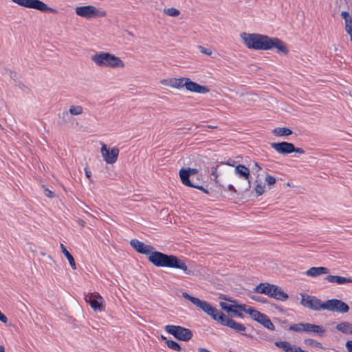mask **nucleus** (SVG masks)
Listing matches in <instances>:
<instances>
[{
  "mask_svg": "<svg viewBox=\"0 0 352 352\" xmlns=\"http://www.w3.org/2000/svg\"><path fill=\"white\" fill-rule=\"evenodd\" d=\"M275 345L283 349L285 352H298L300 348L285 341H276Z\"/></svg>",
  "mask_w": 352,
  "mask_h": 352,
  "instance_id": "obj_27",
  "label": "nucleus"
},
{
  "mask_svg": "<svg viewBox=\"0 0 352 352\" xmlns=\"http://www.w3.org/2000/svg\"><path fill=\"white\" fill-rule=\"evenodd\" d=\"M271 146L277 153L283 155L292 153L294 151V144L287 142L272 143Z\"/></svg>",
  "mask_w": 352,
  "mask_h": 352,
  "instance_id": "obj_18",
  "label": "nucleus"
},
{
  "mask_svg": "<svg viewBox=\"0 0 352 352\" xmlns=\"http://www.w3.org/2000/svg\"><path fill=\"white\" fill-rule=\"evenodd\" d=\"M77 222L81 227H84L85 225V222L82 219H78Z\"/></svg>",
  "mask_w": 352,
  "mask_h": 352,
  "instance_id": "obj_42",
  "label": "nucleus"
},
{
  "mask_svg": "<svg viewBox=\"0 0 352 352\" xmlns=\"http://www.w3.org/2000/svg\"><path fill=\"white\" fill-rule=\"evenodd\" d=\"M45 195L49 198H53L55 197L54 193L47 188H44Z\"/></svg>",
  "mask_w": 352,
  "mask_h": 352,
  "instance_id": "obj_36",
  "label": "nucleus"
},
{
  "mask_svg": "<svg viewBox=\"0 0 352 352\" xmlns=\"http://www.w3.org/2000/svg\"><path fill=\"white\" fill-rule=\"evenodd\" d=\"M199 172V170L197 168H182L179 170V176L181 179L182 183L189 187H192L197 188L201 191H203L206 194H208V190L205 189L204 187L201 186H196L192 183V182L190 180V177L194 175L197 174Z\"/></svg>",
  "mask_w": 352,
  "mask_h": 352,
  "instance_id": "obj_9",
  "label": "nucleus"
},
{
  "mask_svg": "<svg viewBox=\"0 0 352 352\" xmlns=\"http://www.w3.org/2000/svg\"><path fill=\"white\" fill-rule=\"evenodd\" d=\"M86 301L89 303L91 309L95 311H101L105 308V302L99 294H89L86 296Z\"/></svg>",
  "mask_w": 352,
  "mask_h": 352,
  "instance_id": "obj_15",
  "label": "nucleus"
},
{
  "mask_svg": "<svg viewBox=\"0 0 352 352\" xmlns=\"http://www.w3.org/2000/svg\"><path fill=\"white\" fill-rule=\"evenodd\" d=\"M91 62L100 68L123 69L126 65L119 56L108 52H99L90 58Z\"/></svg>",
  "mask_w": 352,
  "mask_h": 352,
  "instance_id": "obj_5",
  "label": "nucleus"
},
{
  "mask_svg": "<svg viewBox=\"0 0 352 352\" xmlns=\"http://www.w3.org/2000/svg\"><path fill=\"white\" fill-rule=\"evenodd\" d=\"M166 345L169 349L176 351H181L182 350V347L180 346L179 343L172 340L166 341Z\"/></svg>",
  "mask_w": 352,
  "mask_h": 352,
  "instance_id": "obj_35",
  "label": "nucleus"
},
{
  "mask_svg": "<svg viewBox=\"0 0 352 352\" xmlns=\"http://www.w3.org/2000/svg\"><path fill=\"white\" fill-rule=\"evenodd\" d=\"M212 175L217 184L227 187L228 191L237 192L236 188L246 187L245 182H248L246 189L250 187V170L243 164L236 166L229 163H221L212 168Z\"/></svg>",
  "mask_w": 352,
  "mask_h": 352,
  "instance_id": "obj_2",
  "label": "nucleus"
},
{
  "mask_svg": "<svg viewBox=\"0 0 352 352\" xmlns=\"http://www.w3.org/2000/svg\"><path fill=\"white\" fill-rule=\"evenodd\" d=\"M230 301V300H229ZM232 302L235 303V301L231 300ZM219 305L221 308L226 311L227 313L230 314L231 316L243 318V315L239 311V306L241 305L237 304H228L224 302H220Z\"/></svg>",
  "mask_w": 352,
  "mask_h": 352,
  "instance_id": "obj_17",
  "label": "nucleus"
},
{
  "mask_svg": "<svg viewBox=\"0 0 352 352\" xmlns=\"http://www.w3.org/2000/svg\"><path fill=\"white\" fill-rule=\"evenodd\" d=\"M165 330L175 338L182 340L188 341L192 337V332L185 327L177 325H166Z\"/></svg>",
  "mask_w": 352,
  "mask_h": 352,
  "instance_id": "obj_11",
  "label": "nucleus"
},
{
  "mask_svg": "<svg viewBox=\"0 0 352 352\" xmlns=\"http://www.w3.org/2000/svg\"><path fill=\"white\" fill-rule=\"evenodd\" d=\"M200 52L206 55L211 56L212 52L210 49L200 47Z\"/></svg>",
  "mask_w": 352,
  "mask_h": 352,
  "instance_id": "obj_37",
  "label": "nucleus"
},
{
  "mask_svg": "<svg viewBox=\"0 0 352 352\" xmlns=\"http://www.w3.org/2000/svg\"><path fill=\"white\" fill-rule=\"evenodd\" d=\"M130 245L138 253L146 255L148 261L157 267L173 270L187 276L194 274L188 262L181 257L155 251L153 246L135 239L131 240Z\"/></svg>",
  "mask_w": 352,
  "mask_h": 352,
  "instance_id": "obj_1",
  "label": "nucleus"
},
{
  "mask_svg": "<svg viewBox=\"0 0 352 352\" xmlns=\"http://www.w3.org/2000/svg\"><path fill=\"white\" fill-rule=\"evenodd\" d=\"M323 310L346 314L349 311V307L341 300L333 298L324 302Z\"/></svg>",
  "mask_w": 352,
  "mask_h": 352,
  "instance_id": "obj_13",
  "label": "nucleus"
},
{
  "mask_svg": "<svg viewBox=\"0 0 352 352\" xmlns=\"http://www.w3.org/2000/svg\"><path fill=\"white\" fill-rule=\"evenodd\" d=\"M253 299L256 300H258V301H261V300L259 299V298H256V297H252Z\"/></svg>",
  "mask_w": 352,
  "mask_h": 352,
  "instance_id": "obj_47",
  "label": "nucleus"
},
{
  "mask_svg": "<svg viewBox=\"0 0 352 352\" xmlns=\"http://www.w3.org/2000/svg\"><path fill=\"white\" fill-rule=\"evenodd\" d=\"M163 13L168 16L178 17L181 14V11L175 7H165Z\"/></svg>",
  "mask_w": 352,
  "mask_h": 352,
  "instance_id": "obj_31",
  "label": "nucleus"
},
{
  "mask_svg": "<svg viewBox=\"0 0 352 352\" xmlns=\"http://www.w3.org/2000/svg\"><path fill=\"white\" fill-rule=\"evenodd\" d=\"M218 322L221 324L228 326L236 331H244L245 327L241 323H239L232 319L227 318L223 313L220 314Z\"/></svg>",
  "mask_w": 352,
  "mask_h": 352,
  "instance_id": "obj_16",
  "label": "nucleus"
},
{
  "mask_svg": "<svg viewBox=\"0 0 352 352\" xmlns=\"http://www.w3.org/2000/svg\"><path fill=\"white\" fill-rule=\"evenodd\" d=\"M83 112V107L80 104H74L69 106L68 111H65L59 114V117L64 119L69 113L73 116H79L82 115Z\"/></svg>",
  "mask_w": 352,
  "mask_h": 352,
  "instance_id": "obj_19",
  "label": "nucleus"
},
{
  "mask_svg": "<svg viewBox=\"0 0 352 352\" xmlns=\"http://www.w3.org/2000/svg\"><path fill=\"white\" fill-rule=\"evenodd\" d=\"M346 347L349 352H352V340H349L346 342Z\"/></svg>",
  "mask_w": 352,
  "mask_h": 352,
  "instance_id": "obj_39",
  "label": "nucleus"
},
{
  "mask_svg": "<svg viewBox=\"0 0 352 352\" xmlns=\"http://www.w3.org/2000/svg\"><path fill=\"white\" fill-rule=\"evenodd\" d=\"M42 255L45 257H46L50 261L53 260L52 257L50 255H47V254H45V253H42Z\"/></svg>",
  "mask_w": 352,
  "mask_h": 352,
  "instance_id": "obj_43",
  "label": "nucleus"
},
{
  "mask_svg": "<svg viewBox=\"0 0 352 352\" xmlns=\"http://www.w3.org/2000/svg\"><path fill=\"white\" fill-rule=\"evenodd\" d=\"M340 15L344 20L345 32L349 34L350 40L352 41V16L346 11H342Z\"/></svg>",
  "mask_w": 352,
  "mask_h": 352,
  "instance_id": "obj_23",
  "label": "nucleus"
},
{
  "mask_svg": "<svg viewBox=\"0 0 352 352\" xmlns=\"http://www.w3.org/2000/svg\"><path fill=\"white\" fill-rule=\"evenodd\" d=\"M120 150L118 147H108L105 144L101 143L100 153L103 160L107 164H115L118 158Z\"/></svg>",
  "mask_w": 352,
  "mask_h": 352,
  "instance_id": "obj_12",
  "label": "nucleus"
},
{
  "mask_svg": "<svg viewBox=\"0 0 352 352\" xmlns=\"http://www.w3.org/2000/svg\"><path fill=\"white\" fill-rule=\"evenodd\" d=\"M294 152L297 153L298 154H301V155L305 153V151L302 148H296L294 146L293 153Z\"/></svg>",
  "mask_w": 352,
  "mask_h": 352,
  "instance_id": "obj_38",
  "label": "nucleus"
},
{
  "mask_svg": "<svg viewBox=\"0 0 352 352\" xmlns=\"http://www.w3.org/2000/svg\"><path fill=\"white\" fill-rule=\"evenodd\" d=\"M0 321L3 323H7V322H8L7 317L4 314H3L1 311H0Z\"/></svg>",
  "mask_w": 352,
  "mask_h": 352,
  "instance_id": "obj_40",
  "label": "nucleus"
},
{
  "mask_svg": "<svg viewBox=\"0 0 352 352\" xmlns=\"http://www.w3.org/2000/svg\"><path fill=\"white\" fill-rule=\"evenodd\" d=\"M302 299L300 304L312 310L320 311L323 310L324 302L320 299L309 295L301 294Z\"/></svg>",
  "mask_w": 352,
  "mask_h": 352,
  "instance_id": "obj_14",
  "label": "nucleus"
},
{
  "mask_svg": "<svg viewBox=\"0 0 352 352\" xmlns=\"http://www.w3.org/2000/svg\"><path fill=\"white\" fill-rule=\"evenodd\" d=\"M276 137L288 136L292 134V131L287 127H276L272 131Z\"/></svg>",
  "mask_w": 352,
  "mask_h": 352,
  "instance_id": "obj_30",
  "label": "nucleus"
},
{
  "mask_svg": "<svg viewBox=\"0 0 352 352\" xmlns=\"http://www.w3.org/2000/svg\"><path fill=\"white\" fill-rule=\"evenodd\" d=\"M13 3L24 8L35 9L41 12L56 14L57 10L49 7L46 3L40 0H11Z\"/></svg>",
  "mask_w": 352,
  "mask_h": 352,
  "instance_id": "obj_8",
  "label": "nucleus"
},
{
  "mask_svg": "<svg viewBox=\"0 0 352 352\" xmlns=\"http://www.w3.org/2000/svg\"><path fill=\"white\" fill-rule=\"evenodd\" d=\"M182 296L191 302L194 305L197 307L199 308L204 313L211 316L214 320L218 321L220 314H222L219 312L217 309L213 307L210 304H209L206 301L201 300L199 298L194 297L188 294L187 292H182Z\"/></svg>",
  "mask_w": 352,
  "mask_h": 352,
  "instance_id": "obj_7",
  "label": "nucleus"
},
{
  "mask_svg": "<svg viewBox=\"0 0 352 352\" xmlns=\"http://www.w3.org/2000/svg\"><path fill=\"white\" fill-rule=\"evenodd\" d=\"M85 172L87 177V178H90L91 177V171L89 170L87 168H85Z\"/></svg>",
  "mask_w": 352,
  "mask_h": 352,
  "instance_id": "obj_41",
  "label": "nucleus"
},
{
  "mask_svg": "<svg viewBox=\"0 0 352 352\" xmlns=\"http://www.w3.org/2000/svg\"><path fill=\"white\" fill-rule=\"evenodd\" d=\"M60 247L62 253L64 254V256L67 258V261H69L71 268L73 270H76L77 267L73 256L69 252V251L67 250V248L65 247L63 244L61 243Z\"/></svg>",
  "mask_w": 352,
  "mask_h": 352,
  "instance_id": "obj_29",
  "label": "nucleus"
},
{
  "mask_svg": "<svg viewBox=\"0 0 352 352\" xmlns=\"http://www.w3.org/2000/svg\"><path fill=\"white\" fill-rule=\"evenodd\" d=\"M264 181L265 182H263L260 173L256 175L252 188V193L256 197L262 196L266 192V185L271 190L276 183V177L268 173L265 174Z\"/></svg>",
  "mask_w": 352,
  "mask_h": 352,
  "instance_id": "obj_6",
  "label": "nucleus"
},
{
  "mask_svg": "<svg viewBox=\"0 0 352 352\" xmlns=\"http://www.w3.org/2000/svg\"><path fill=\"white\" fill-rule=\"evenodd\" d=\"M161 339L164 341H165V342L166 343V341H169L170 340H168L164 336L162 335L161 336Z\"/></svg>",
  "mask_w": 352,
  "mask_h": 352,
  "instance_id": "obj_45",
  "label": "nucleus"
},
{
  "mask_svg": "<svg viewBox=\"0 0 352 352\" xmlns=\"http://www.w3.org/2000/svg\"><path fill=\"white\" fill-rule=\"evenodd\" d=\"M287 186H289V187H291L292 186V184L290 183H287Z\"/></svg>",
  "mask_w": 352,
  "mask_h": 352,
  "instance_id": "obj_48",
  "label": "nucleus"
},
{
  "mask_svg": "<svg viewBox=\"0 0 352 352\" xmlns=\"http://www.w3.org/2000/svg\"><path fill=\"white\" fill-rule=\"evenodd\" d=\"M160 82L162 86L174 89H181L185 87L187 91L193 94H206L210 92V89L207 86L201 85L187 77L162 79Z\"/></svg>",
  "mask_w": 352,
  "mask_h": 352,
  "instance_id": "obj_4",
  "label": "nucleus"
},
{
  "mask_svg": "<svg viewBox=\"0 0 352 352\" xmlns=\"http://www.w3.org/2000/svg\"><path fill=\"white\" fill-rule=\"evenodd\" d=\"M75 10L78 16L86 19L104 17L107 15L104 10H99L94 6H78Z\"/></svg>",
  "mask_w": 352,
  "mask_h": 352,
  "instance_id": "obj_10",
  "label": "nucleus"
},
{
  "mask_svg": "<svg viewBox=\"0 0 352 352\" xmlns=\"http://www.w3.org/2000/svg\"><path fill=\"white\" fill-rule=\"evenodd\" d=\"M305 323H298L294 324L289 327V329L290 331H297V332H305Z\"/></svg>",
  "mask_w": 352,
  "mask_h": 352,
  "instance_id": "obj_34",
  "label": "nucleus"
},
{
  "mask_svg": "<svg viewBox=\"0 0 352 352\" xmlns=\"http://www.w3.org/2000/svg\"><path fill=\"white\" fill-rule=\"evenodd\" d=\"M258 322H259L263 327H265V328H267L270 330L274 331L275 329L274 324L272 322L270 319L264 314L262 316V318H261L259 319Z\"/></svg>",
  "mask_w": 352,
  "mask_h": 352,
  "instance_id": "obj_32",
  "label": "nucleus"
},
{
  "mask_svg": "<svg viewBox=\"0 0 352 352\" xmlns=\"http://www.w3.org/2000/svg\"><path fill=\"white\" fill-rule=\"evenodd\" d=\"M254 166L256 167V168L257 169L258 171L261 170V167L257 162L254 163Z\"/></svg>",
  "mask_w": 352,
  "mask_h": 352,
  "instance_id": "obj_44",
  "label": "nucleus"
},
{
  "mask_svg": "<svg viewBox=\"0 0 352 352\" xmlns=\"http://www.w3.org/2000/svg\"><path fill=\"white\" fill-rule=\"evenodd\" d=\"M239 309L241 311H243L245 312L247 314H248L254 320L258 322L261 318H262V316L263 314L261 313L256 309H254V308L248 306L245 304H242L240 306H239Z\"/></svg>",
  "mask_w": 352,
  "mask_h": 352,
  "instance_id": "obj_21",
  "label": "nucleus"
},
{
  "mask_svg": "<svg viewBox=\"0 0 352 352\" xmlns=\"http://www.w3.org/2000/svg\"><path fill=\"white\" fill-rule=\"evenodd\" d=\"M304 344L306 346L318 348L320 349H324L325 348L323 346L321 342H318L316 340L311 338H306L303 340Z\"/></svg>",
  "mask_w": 352,
  "mask_h": 352,
  "instance_id": "obj_33",
  "label": "nucleus"
},
{
  "mask_svg": "<svg viewBox=\"0 0 352 352\" xmlns=\"http://www.w3.org/2000/svg\"><path fill=\"white\" fill-rule=\"evenodd\" d=\"M270 297L278 300L285 301L288 299L289 296L285 293L283 289L275 285H273L272 292H270Z\"/></svg>",
  "mask_w": 352,
  "mask_h": 352,
  "instance_id": "obj_22",
  "label": "nucleus"
},
{
  "mask_svg": "<svg viewBox=\"0 0 352 352\" xmlns=\"http://www.w3.org/2000/svg\"><path fill=\"white\" fill-rule=\"evenodd\" d=\"M305 327L306 333H314L319 336H323L325 333V329L320 325L305 323Z\"/></svg>",
  "mask_w": 352,
  "mask_h": 352,
  "instance_id": "obj_24",
  "label": "nucleus"
},
{
  "mask_svg": "<svg viewBox=\"0 0 352 352\" xmlns=\"http://www.w3.org/2000/svg\"><path fill=\"white\" fill-rule=\"evenodd\" d=\"M329 270L324 267H313L306 271V275L310 277H316L322 274H329Z\"/></svg>",
  "mask_w": 352,
  "mask_h": 352,
  "instance_id": "obj_25",
  "label": "nucleus"
},
{
  "mask_svg": "<svg viewBox=\"0 0 352 352\" xmlns=\"http://www.w3.org/2000/svg\"><path fill=\"white\" fill-rule=\"evenodd\" d=\"M336 329L344 334L352 335V323L349 322H342L336 324Z\"/></svg>",
  "mask_w": 352,
  "mask_h": 352,
  "instance_id": "obj_26",
  "label": "nucleus"
},
{
  "mask_svg": "<svg viewBox=\"0 0 352 352\" xmlns=\"http://www.w3.org/2000/svg\"><path fill=\"white\" fill-rule=\"evenodd\" d=\"M0 352H6L4 347L1 345H0Z\"/></svg>",
  "mask_w": 352,
  "mask_h": 352,
  "instance_id": "obj_46",
  "label": "nucleus"
},
{
  "mask_svg": "<svg viewBox=\"0 0 352 352\" xmlns=\"http://www.w3.org/2000/svg\"><path fill=\"white\" fill-rule=\"evenodd\" d=\"M324 280L329 283H336L338 285H344L352 283V277H344L338 275H327Z\"/></svg>",
  "mask_w": 352,
  "mask_h": 352,
  "instance_id": "obj_20",
  "label": "nucleus"
},
{
  "mask_svg": "<svg viewBox=\"0 0 352 352\" xmlns=\"http://www.w3.org/2000/svg\"><path fill=\"white\" fill-rule=\"evenodd\" d=\"M273 285L268 283H260L254 289L255 292L258 294H263L270 297V292H272Z\"/></svg>",
  "mask_w": 352,
  "mask_h": 352,
  "instance_id": "obj_28",
  "label": "nucleus"
},
{
  "mask_svg": "<svg viewBox=\"0 0 352 352\" xmlns=\"http://www.w3.org/2000/svg\"><path fill=\"white\" fill-rule=\"evenodd\" d=\"M240 39L248 50L269 51L275 49L276 53L287 56L290 52L288 44L278 37H270L260 33L241 32Z\"/></svg>",
  "mask_w": 352,
  "mask_h": 352,
  "instance_id": "obj_3",
  "label": "nucleus"
}]
</instances>
